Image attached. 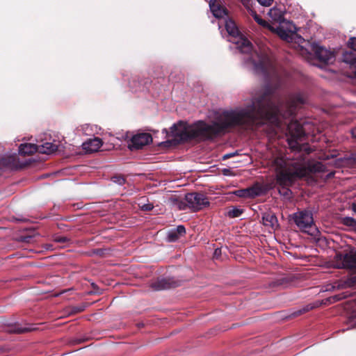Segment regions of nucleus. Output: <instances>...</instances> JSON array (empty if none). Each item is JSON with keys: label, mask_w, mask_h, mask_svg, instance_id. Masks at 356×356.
I'll use <instances>...</instances> for the list:
<instances>
[{"label": "nucleus", "mask_w": 356, "mask_h": 356, "mask_svg": "<svg viewBox=\"0 0 356 356\" xmlns=\"http://www.w3.org/2000/svg\"><path fill=\"white\" fill-rule=\"evenodd\" d=\"M292 113L291 108L282 113V106L274 104L269 92H263L255 94L252 99L246 102L244 108L223 111L211 124L199 121L188 125L180 121L174 124L170 129L172 135L181 140H207L224 133L229 128L240 127L244 129H253L261 124L264 120H268L281 128L282 118Z\"/></svg>", "instance_id": "1"}, {"label": "nucleus", "mask_w": 356, "mask_h": 356, "mask_svg": "<svg viewBox=\"0 0 356 356\" xmlns=\"http://www.w3.org/2000/svg\"><path fill=\"white\" fill-rule=\"evenodd\" d=\"M223 19L226 31L232 38L229 40L236 44L240 52L250 54L246 58H244L247 67L257 74H266L273 66L272 61L266 50H260L259 52L257 50L252 51L251 42L239 34L234 22L227 17Z\"/></svg>", "instance_id": "2"}, {"label": "nucleus", "mask_w": 356, "mask_h": 356, "mask_svg": "<svg viewBox=\"0 0 356 356\" xmlns=\"http://www.w3.org/2000/svg\"><path fill=\"white\" fill-rule=\"evenodd\" d=\"M272 167L276 173L279 193L286 198L291 197L289 187L294 181L297 178L307 176L310 172L307 161L300 154L296 159L277 157L273 159Z\"/></svg>", "instance_id": "3"}, {"label": "nucleus", "mask_w": 356, "mask_h": 356, "mask_svg": "<svg viewBox=\"0 0 356 356\" xmlns=\"http://www.w3.org/2000/svg\"><path fill=\"white\" fill-rule=\"evenodd\" d=\"M293 219L296 225L305 232L312 235L316 229L314 224L312 213L309 211L296 213Z\"/></svg>", "instance_id": "4"}, {"label": "nucleus", "mask_w": 356, "mask_h": 356, "mask_svg": "<svg viewBox=\"0 0 356 356\" xmlns=\"http://www.w3.org/2000/svg\"><path fill=\"white\" fill-rule=\"evenodd\" d=\"M332 266L337 268H356V250L350 248L348 253L344 254H337Z\"/></svg>", "instance_id": "5"}, {"label": "nucleus", "mask_w": 356, "mask_h": 356, "mask_svg": "<svg viewBox=\"0 0 356 356\" xmlns=\"http://www.w3.org/2000/svg\"><path fill=\"white\" fill-rule=\"evenodd\" d=\"M287 132L290 136L288 138L289 145L291 149L298 148V140H300L305 135L302 124L296 120H291L287 124Z\"/></svg>", "instance_id": "6"}, {"label": "nucleus", "mask_w": 356, "mask_h": 356, "mask_svg": "<svg viewBox=\"0 0 356 356\" xmlns=\"http://www.w3.org/2000/svg\"><path fill=\"white\" fill-rule=\"evenodd\" d=\"M185 200L187 206L194 211H199L209 204L207 198L202 193H188L185 196Z\"/></svg>", "instance_id": "7"}, {"label": "nucleus", "mask_w": 356, "mask_h": 356, "mask_svg": "<svg viewBox=\"0 0 356 356\" xmlns=\"http://www.w3.org/2000/svg\"><path fill=\"white\" fill-rule=\"evenodd\" d=\"M152 142V135L148 133H140L134 135L129 142L128 147L131 150L139 149Z\"/></svg>", "instance_id": "8"}, {"label": "nucleus", "mask_w": 356, "mask_h": 356, "mask_svg": "<svg viewBox=\"0 0 356 356\" xmlns=\"http://www.w3.org/2000/svg\"><path fill=\"white\" fill-rule=\"evenodd\" d=\"M311 50L314 53L318 60L323 63L328 64L334 61V53L316 43L311 44Z\"/></svg>", "instance_id": "9"}, {"label": "nucleus", "mask_w": 356, "mask_h": 356, "mask_svg": "<svg viewBox=\"0 0 356 356\" xmlns=\"http://www.w3.org/2000/svg\"><path fill=\"white\" fill-rule=\"evenodd\" d=\"M209 7L213 16L218 19H223L227 17V9L217 0H210Z\"/></svg>", "instance_id": "10"}, {"label": "nucleus", "mask_w": 356, "mask_h": 356, "mask_svg": "<svg viewBox=\"0 0 356 356\" xmlns=\"http://www.w3.org/2000/svg\"><path fill=\"white\" fill-rule=\"evenodd\" d=\"M287 24L289 26L287 30H285L282 26H278L275 29L271 26L270 29L275 31L282 39L288 41L292 38L291 35L296 32V27L290 22H287Z\"/></svg>", "instance_id": "11"}, {"label": "nucleus", "mask_w": 356, "mask_h": 356, "mask_svg": "<svg viewBox=\"0 0 356 356\" xmlns=\"http://www.w3.org/2000/svg\"><path fill=\"white\" fill-rule=\"evenodd\" d=\"M102 146V141L99 138L95 137L86 141L83 143V149L86 153H92L97 152Z\"/></svg>", "instance_id": "12"}, {"label": "nucleus", "mask_w": 356, "mask_h": 356, "mask_svg": "<svg viewBox=\"0 0 356 356\" xmlns=\"http://www.w3.org/2000/svg\"><path fill=\"white\" fill-rule=\"evenodd\" d=\"M18 166L17 155L15 154L5 155L0 158V168H16Z\"/></svg>", "instance_id": "13"}, {"label": "nucleus", "mask_w": 356, "mask_h": 356, "mask_svg": "<svg viewBox=\"0 0 356 356\" xmlns=\"http://www.w3.org/2000/svg\"><path fill=\"white\" fill-rule=\"evenodd\" d=\"M261 193V188L257 186L238 190L234 194L241 197H254Z\"/></svg>", "instance_id": "14"}, {"label": "nucleus", "mask_w": 356, "mask_h": 356, "mask_svg": "<svg viewBox=\"0 0 356 356\" xmlns=\"http://www.w3.org/2000/svg\"><path fill=\"white\" fill-rule=\"evenodd\" d=\"M262 222L264 226L275 230L278 227V221L275 215L273 213L268 212L264 213L262 216Z\"/></svg>", "instance_id": "15"}, {"label": "nucleus", "mask_w": 356, "mask_h": 356, "mask_svg": "<svg viewBox=\"0 0 356 356\" xmlns=\"http://www.w3.org/2000/svg\"><path fill=\"white\" fill-rule=\"evenodd\" d=\"M268 15L274 22L282 23L284 20V11L277 6L269 10Z\"/></svg>", "instance_id": "16"}, {"label": "nucleus", "mask_w": 356, "mask_h": 356, "mask_svg": "<svg viewBox=\"0 0 356 356\" xmlns=\"http://www.w3.org/2000/svg\"><path fill=\"white\" fill-rule=\"evenodd\" d=\"M38 152V147L37 145L32 143L21 144L19 147V153L22 155H29L35 152Z\"/></svg>", "instance_id": "17"}, {"label": "nucleus", "mask_w": 356, "mask_h": 356, "mask_svg": "<svg viewBox=\"0 0 356 356\" xmlns=\"http://www.w3.org/2000/svg\"><path fill=\"white\" fill-rule=\"evenodd\" d=\"M38 147L39 153L47 154L54 153L57 149V145L51 143H45L38 145Z\"/></svg>", "instance_id": "18"}, {"label": "nucleus", "mask_w": 356, "mask_h": 356, "mask_svg": "<svg viewBox=\"0 0 356 356\" xmlns=\"http://www.w3.org/2000/svg\"><path fill=\"white\" fill-rule=\"evenodd\" d=\"M152 287L156 291L166 289L170 288L169 283L164 279L159 280L152 284Z\"/></svg>", "instance_id": "19"}, {"label": "nucleus", "mask_w": 356, "mask_h": 356, "mask_svg": "<svg viewBox=\"0 0 356 356\" xmlns=\"http://www.w3.org/2000/svg\"><path fill=\"white\" fill-rule=\"evenodd\" d=\"M343 60L350 65H355L356 63V58L354 57V55L351 52H346L343 55Z\"/></svg>", "instance_id": "20"}, {"label": "nucleus", "mask_w": 356, "mask_h": 356, "mask_svg": "<svg viewBox=\"0 0 356 356\" xmlns=\"http://www.w3.org/2000/svg\"><path fill=\"white\" fill-rule=\"evenodd\" d=\"M251 15L253 17V18L254 19V20L259 24H260L264 27H266V26L268 27L269 29H270V27H271L270 26L268 25V24L265 20L261 19L254 11L251 10Z\"/></svg>", "instance_id": "21"}, {"label": "nucleus", "mask_w": 356, "mask_h": 356, "mask_svg": "<svg viewBox=\"0 0 356 356\" xmlns=\"http://www.w3.org/2000/svg\"><path fill=\"white\" fill-rule=\"evenodd\" d=\"M179 238L180 236L174 231L173 229L169 231L167 235V240L169 242H175Z\"/></svg>", "instance_id": "22"}, {"label": "nucleus", "mask_w": 356, "mask_h": 356, "mask_svg": "<svg viewBox=\"0 0 356 356\" xmlns=\"http://www.w3.org/2000/svg\"><path fill=\"white\" fill-rule=\"evenodd\" d=\"M242 213V209L234 207L232 209L229 210L227 214L231 218H236L240 216Z\"/></svg>", "instance_id": "23"}, {"label": "nucleus", "mask_w": 356, "mask_h": 356, "mask_svg": "<svg viewBox=\"0 0 356 356\" xmlns=\"http://www.w3.org/2000/svg\"><path fill=\"white\" fill-rule=\"evenodd\" d=\"M81 131L87 136L93 134L94 131L92 127L88 124H83L81 127Z\"/></svg>", "instance_id": "24"}, {"label": "nucleus", "mask_w": 356, "mask_h": 356, "mask_svg": "<svg viewBox=\"0 0 356 356\" xmlns=\"http://www.w3.org/2000/svg\"><path fill=\"white\" fill-rule=\"evenodd\" d=\"M348 323L351 327H354L356 326V308L353 311V312L348 317Z\"/></svg>", "instance_id": "25"}, {"label": "nucleus", "mask_w": 356, "mask_h": 356, "mask_svg": "<svg viewBox=\"0 0 356 356\" xmlns=\"http://www.w3.org/2000/svg\"><path fill=\"white\" fill-rule=\"evenodd\" d=\"M343 223L345 225L356 227V220L352 217H345L343 218Z\"/></svg>", "instance_id": "26"}, {"label": "nucleus", "mask_w": 356, "mask_h": 356, "mask_svg": "<svg viewBox=\"0 0 356 356\" xmlns=\"http://www.w3.org/2000/svg\"><path fill=\"white\" fill-rule=\"evenodd\" d=\"M173 229L180 237L186 234V229L183 225H179Z\"/></svg>", "instance_id": "27"}, {"label": "nucleus", "mask_w": 356, "mask_h": 356, "mask_svg": "<svg viewBox=\"0 0 356 356\" xmlns=\"http://www.w3.org/2000/svg\"><path fill=\"white\" fill-rule=\"evenodd\" d=\"M113 182L118 184V185H123L125 183V179L122 176H115L112 178Z\"/></svg>", "instance_id": "28"}, {"label": "nucleus", "mask_w": 356, "mask_h": 356, "mask_svg": "<svg viewBox=\"0 0 356 356\" xmlns=\"http://www.w3.org/2000/svg\"><path fill=\"white\" fill-rule=\"evenodd\" d=\"M348 47L356 51V37H352L348 40Z\"/></svg>", "instance_id": "29"}, {"label": "nucleus", "mask_w": 356, "mask_h": 356, "mask_svg": "<svg viewBox=\"0 0 356 356\" xmlns=\"http://www.w3.org/2000/svg\"><path fill=\"white\" fill-rule=\"evenodd\" d=\"M85 309L84 305L73 307L72 309V314H77L83 312Z\"/></svg>", "instance_id": "30"}, {"label": "nucleus", "mask_w": 356, "mask_h": 356, "mask_svg": "<svg viewBox=\"0 0 356 356\" xmlns=\"http://www.w3.org/2000/svg\"><path fill=\"white\" fill-rule=\"evenodd\" d=\"M261 5L264 6H270L273 0H257Z\"/></svg>", "instance_id": "31"}, {"label": "nucleus", "mask_w": 356, "mask_h": 356, "mask_svg": "<svg viewBox=\"0 0 356 356\" xmlns=\"http://www.w3.org/2000/svg\"><path fill=\"white\" fill-rule=\"evenodd\" d=\"M141 208L144 211H150L153 208V206L151 204H147L143 205Z\"/></svg>", "instance_id": "32"}, {"label": "nucleus", "mask_w": 356, "mask_h": 356, "mask_svg": "<svg viewBox=\"0 0 356 356\" xmlns=\"http://www.w3.org/2000/svg\"><path fill=\"white\" fill-rule=\"evenodd\" d=\"M236 154V153H230V154H225L223 156V159H229L233 156H234Z\"/></svg>", "instance_id": "33"}, {"label": "nucleus", "mask_w": 356, "mask_h": 356, "mask_svg": "<svg viewBox=\"0 0 356 356\" xmlns=\"http://www.w3.org/2000/svg\"><path fill=\"white\" fill-rule=\"evenodd\" d=\"M222 173L223 175H230L231 173H230V170L229 169H227V168H225L222 170Z\"/></svg>", "instance_id": "34"}, {"label": "nucleus", "mask_w": 356, "mask_h": 356, "mask_svg": "<svg viewBox=\"0 0 356 356\" xmlns=\"http://www.w3.org/2000/svg\"><path fill=\"white\" fill-rule=\"evenodd\" d=\"M352 136L356 139V127L353 128L351 130Z\"/></svg>", "instance_id": "35"}, {"label": "nucleus", "mask_w": 356, "mask_h": 356, "mask_svg": "<svg viewBox=\"0 0 356 356\" xmlns=\"http://www.w3.org/2000/svg\"><path fill=\"white\" fill-rule=\"evenodd\" d=\"M352 209L353 211L356 213V202H353L352 204Z\"/></svg>", "instance_id": "36"}, {"label": "nucleus", "mask_w": 356, "mask_h": 356, "mask_svg": "<svg viewBox=\"0 0 356 356\" xmlns=\"http://www.w3.org/2000/svg\"><path fill=\"white\" fill-rule=\"evenodd\" d=\"M333 298L335 300H340L341 298L339 297V296H335L333 297Z\"/></svg>", "instance_id": "37"}, {"label": "nucleus", "mask_w": 356, "mask_h": 356, "mask_svg": "<svg viewBox=\"0 0 356 356\" xmlns=\"http://www.w3.org/2000/svg\"><path fill=\"white\" fill-rule=\"evenodd\" d=\"M56 241H58V242H64V241H65V238H62L57 239Z\"/></svg>", "instance_id": "38"}, {"label": "nucleus", "mask_w": 356, "mask_h": 356, "mask_svg": "<svg viewBox=\"0 0 356 356\" xmlns=\"http://www.w3.org/2000/svg\"><path fill=\"white\" fill-rule=\"evenodd\" d=\"M220 252V250L216 249V250H215L214 254H215L216 255H217V254H219V252Z\"/></svg>", "instance_id": "39"}]
</instances>
